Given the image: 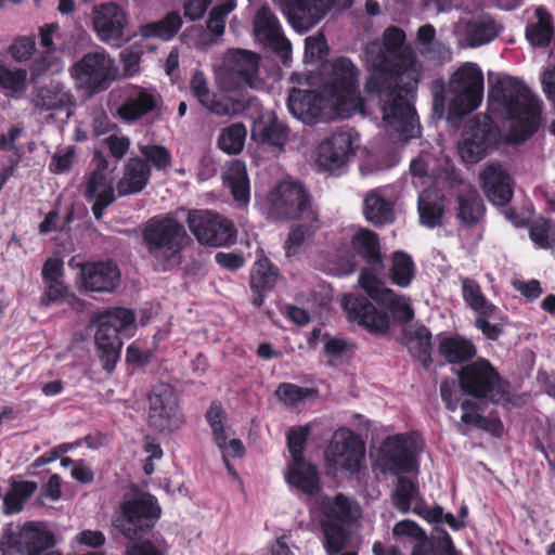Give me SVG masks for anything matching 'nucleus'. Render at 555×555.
Here are the masks:
<instances>
[{"instance_id":"obj_37","label":"nucleus","mask_w":555,"mask_h":555,"mask_svg":"<svg viewBox=\"0 0 555 555\" xmlns=\"http://www.w3.org/2000/svg\"><path fill=\"white\" fill-rule=\"evenodd\" d=\"M279 278V269L267 257H262L254 263L250 288L255 294L251 301L256 307L262 305L264 296L274 288Z\"/></svg>"},{"instance_id":"obj_39","label":"nucleus","mask_w":555,"mask_h":555,"mask_svg":"<svg viewBox=\"0 0 555 555\" xmlns=\"http://www.w3.org/2000/svg\"><path fill=\"white\" fill-rule=\"evenodd\" d=\"M224 90L225 93H211L202 105L218 116L237 115L251 105V98L247 93Z\"/></svg>"},{"instance_id":"obj_50","label":"nucleus","mask_w":555,"mask_h":555,"mask_svg":"<svg viewBox=\"0 0 555 555\" xmlns=\"http://www.w3.org/2000/svg\"><path fill=\"white\" fill-rule=\"evenodd\" d=\"M418 488L415 482L408 477L400 476L392 493L393 505L399 512L406 514L411 511L412 503L418 502Z\"/></svg>"},{"instance_id":"obj_14","label":"nucleus","mask_w":555,"mask_h":555,"mask_svg":"<svg viewBox=\"0 0 555 555\" xmlns=\"http://www.w3.org/2000/svg\"><path fill=\"white\" fill-rule=\"evenodd\" d=\"M111 95L119 102L117 115L125 121H135L158 108L162 98L155 88L127 83Z\"/></svg>"},{"instance_id":"obj_48","label":"nucleus","mask_w":555,"mask_h":555,"mask_svg":"<svg viewBox=\"0 0 555 555\" xmlns=\"http://www.w3.org/2000/svg\"><path fill=\"white\" fill-rule=\"evenodd\" d=\"M414 275L415 268L412 258L403 251L393 253L389 269L391 282L400 287H408Z\"/></svg>"},{"instance_id":"obj_21","label":"nucleus","mask_w":555,"mask_h":555,"mask_svg":"<svg viewBox=\"0 0 555 555\" xmlns=\"http://www.w3.org/2000/svg\"><path fill=\"white\" fill-rule=\"evenodd\" d=\"M359 284L374 301L386 307L397 320L409 322L413 319L414 312L409 299L386 287L382 276H377L370 271H362L359 276Z\"/></svg>"},{"instance_id":"obj_13","label":"nucleus","mask_w":555,"mask_h":555,"mask_svg":"<svg viewBox=\"0 0 555 555\" xmlns=\"http://www.w3.org/2000/svg\"><path fill=\"white\" fill-rule=\"evenodd\" d=\"M267 211L274 220H289L314 212L309 205V195L300 182L282 181L268 195Z\"/></svg>"},{"instance_id":"obj_47","label":"nucleus","mask_w":555,"mask_h":555,"mask_svg":"<svg viewBox=\"0 0 555 555\" xmlns=\"http://www.w3.org/2000/svg\"><path fill=\"white\" fill-rule=\"evenodd\" d=\"M37 483L24 480L14 482L3 499V508L7 514L22 511L24 503L35 493Z\"/></svg>"},{"instance_id":"obj_2","label":"nucleus","mask_w":555,"mask_h":555,"mask_svg":"<svg viewBox=\"0 0 555 555\" xmlns=\"http://www.w3.org/2000/svg\"><path fill=\"white\" fill-rule=\"evenodd\" d=\"M489 103L511 121V138L515 143L530 138L541 124L543 103L518 78H499L489 92Z\"/></svg>"},{"instance_id":"obj_61","label":"nucleus","mask_w":555,"mask_h":555,"mask_svg":"<svg viewBox=\"0 0 555 555\" xmlns=\"http://www.w3.org/2000/svg\"><path fill=\"white\" fill-rule=\"evenodd\" d=\"M141 55V50L135 47H129L120 52L122 73L126 78H132L140 72Z\"/></svg>"},{"instance_id":"obj_23","label":"nucleus","mask_w":555,"mask_h":555,"mask_svg":"<svg viewBox=\"0 0 555 555\" xmlns=\"http://www.w3.org/2000/svg\"><path fill=\"white\" fill-rule=\"evenodd\" d=\"M4 535L17 555H40L54 543L53 534L48 528L34 521L11 526Z\"/></svg>"},{"instance_id":"obj_3","label":"nucleus","mask_w":555,"mask_h":555,"mask_svg":"<svg viewBox=\"0 0 555 555\" xmlns=\"http://www.w3.org/2000/svg\"><path fill=\"white\" fill-rule=\"evenodd\" d=\"M327 555H338L351 539V527L361 516L359 504L341 493L323 495L315 502Z\"/></svg>"},{"instance_id":"obj_34","label":"nucleus","mask_w":555,"mask_h":555,"mask_svg":"<svg viewBox=\"0 0 555 555\" xmlns=\"http://www.w3.org/2000/svg\"><path fill=\"white\" fill-rule=\"evenodd\" d=\"M254 33L259 41L280 52L283 57H287L292 48L291 42L283 35L276 16L267 7L257 11L254 20Z\"/></svg>"},{"instance_id":"obj_17","label":"nucleus","mask_w":555,"mask_h":555,"mask_svg":"<svg viewBox=\"0 0 555 555\" xmlns=\"http://www.w3.org/2000/svg\"><path fill=\"white\" fill-rule=\"evenodd\" d=\"M225 70L222 88L229 91H243L258 86L259 59L247 50L230 51L224 60Z\"/></svg>"},{"instance_id":"obj_64","label":"nucleus","mask_w":555,"mask_h":555,"mask_svg":"<svg viewBox=\"0 0 555 555\" xmlns=\"http://www.w3.org/2000/svg\"><path fill=\"white\" fill-rule=\"evenodd\" d=\"M327 51L326 40L323 35L310 36L305 40L306 60H317L322 57Z\"/></svg>"},{"instance_id":"obj_62","label":"nucleus","mask_w":555,"mask_h":555,"mask_svg":"<svg viewBox=\"0 0 555 555\" xmlns=\"http://www.w3.org/2000/svg\"><path fill=\"white\" fill-rule=\"evenodd\" d=\"M75 157V147L66 146L64 149H59L49 164V169L51 172L61 175L69 170L73 165Z\"/></svg>"},{"instance_id":"obj_15","label":"nucleus","mask_w":555,"mask_h":555,"mask_svg":"<svg viewBox=\"0 0 555 555\" xmlns=\"http://www.w3.org/2000/svg\"><path fill=\"white\" fill-rule=\"evenodd\" d=\"M416 438L398 434L387 437L378 450V463L383 472L392 474L410 473L416 468Z\"/></svg>"},{"instance_id":"obj_60","label":"nucleus","mask_w":555,"mask_h":555,"mask_svg":"<svg viewBox=\"0 0 555 555\" xmlns=\"http://www.w3.org/2000/svg\"><path fill=\"white\" fill-rule=\"evenodd\" d=\"M430 159L428 154H421L411 162L410 172L416 188L425 185L426 180L430 179Z\"/></svg>"},{"instance_id":"obj_27","label":"nucleus","mask_w":555,"mask_h":555,"mask_svg":"<svg viewBox=\"0 0 555 555\" xmlns=\"http://www.w3.org/2000/svg\"><path fill=\"white\" fill-rule=\"evenodd\" d=\"M30 102L36 113L47 114L48 117H54L61 112H66L69 116L75 107L72 92L59 81L36 88Z\"/></svg>"},{"instance_id":"obj_63","label":"nucleus","mask_w":555,"mask_h":555,"mask_svg":"<svg viewBox=\"0 0 555 555\" xmlns=\"http://www.w3.org/2000/svg\"><path fill=\"white\" fill-rule=\"evenodd\" d=\"M46 287L41 297V305L49 307L53 304H59L67 296V288L63 281L44 282Z\"/></svg>"},{"instance_id":"obj_30","label":"nucleus","mask_w":555,"mask_h":555,"mask_svg":"<svg viewBox=\"0 0 555 555\" xmlns=\"http://www.w3.org/2000/svg\"><path fill=\"white\" fill-rule=\"evenodd\" d=\"M450 188L456 195L457 211L456 218L467 227L478 222L485 210L482 198L476 188L469 182L462 180L455 172H451Z\"/></svg>"},{"instance_id":"obj_52","label":"nucleus","mask_w":555,"mask_h":555,"mask_svg":"<svg viewBox=\"0 0 555 555\" xmlns=\"http://www.w3.org/2000/svg\"><path fill=\"white\" fill-rule=\"evenodd\" d=\"M246 133V128L243 124H233L222 130L218 145L222 151L229 154H236L241 152L244 146Z\"/></svg>"},{"instance_id":"obj_58","label":"nucleus","mask_w":555,"mask_h":555,"mask_svg":"<svg viewBox=\"0 0 555 555\" xmlns=\"http://www.w3.org/2000/svg\"><path fill=\"white\" fill-rule=\"evenodd\" d=\"M275 395L284 404L296 406L308 397L309 390L294 384L283 383L278 387Z\"/></svg>"},{"instance_id":"obj_24","label":"nucleus","mask_w":555,"mask_h":555,"mask_svg":"<svg viewBox=\"0 0 555 555\" xmlns=\"http://www.w3.org/2000/svg\"><path fill=\"white\" fill-rule=\"evenodd\" d=\"M107 166L105 158H98L95 169L86 181L85 198L92 204V214L96 220L102 219L105 209L116 199L113 178L107 172Z\"/></svg>"},{"instance_id":"obj_33","label":"nucleus","mask_w":555,"mask_h":555,"mask_svg":"<svg viewBox=\"0 0 555 555\" xmlns=\"http://www.w3.org/2000/svg\"><path fill=\"white\" fill-rule=\"evenodd\" d=\"M120 271L112 261L89 262L80 268L82 286L95 293H112L120 283Z\"/></svg>"},{"instance_id":"obj_26","label":"nucleus","mask_w":555,"mask_h":555,"mask_svg":"<svg viewBox=\"0 0 555 555\" xmlns=\"http://www.w3.org/2000/svg\"><path fill=\"white\" fill-rule=\"evenodd\" d=\"M39 46L42 54L31 65V80L36 81L44 73H59L63 69L61 57L56 54L64 49L60 42V25L57 23L44 24L38 33Z\"/></svg>"},{"instance_id":"obj_20","label":"nucleus","mask_w":555,"mask_h":555,"mask_svg":"<svg viewBox=\"0 0 555 555\" xmlns=\"http://www.w3.org/2000/svg\"><path fill=\"white\" fill-rule=\"evenodd\" d=\"M493 141V132L486 116H475L464 126L459 141V154L463 162L476 164L488 153Z\"/></svg>"},{"instance_id":"obj_36","label":"nucleus","mask_w":555,"mask_h":555,"mask_svg":"<svg viewBox=\"0 0 555 555\" xmlns=\"http://www.w3.org/2000/svg\"><path fill=\"white\" fill-rule=\"evenodd\" d=\"M289 129L274 114L266 113L254 122L253 139L281 152L288 139Z\"/></svg>"},{"instance_id":"obj_4","label":"nucleus","mask_w":555,"mask_h":555,"mask_svg":"<svg viewBox=\"0 0 555 555\" xmlns=\"http://www.w3.org/2000/svg\"><path fill=\"white\" fill-rule=\"evenodd\" d=\"M143 240L162 270H170L182 260L181 250L189 241L184 227L175 218L154 217L144 228Z\"/></svg>"},{"instance_id":"obj_41","label":"nucleus","mask_w":555,"mask_h":555,"mask_svg":"<svg viewBox=\"0 0 555 555\" xmlns=\"http://www.w3.org/2000/svg\"><path fill=\"white\" fill-rule=\"evenodd\" d=\"M363 212L366 220L376 225L391 223L395 219L393 204L380 191H371L365 196Z\"/></svg>"},{"instance_id":"obj_25","label":"nucleus","mask_w":555,"mask_h":555,"mask_svg":"<svg viewBox=\"0 0 555 555\" xmlns=\"http://www.w3.org/2000/svg\"><path fill=\"white\" fill-rule=\"evenodd\" d=\"M364 453L362 442L351 430L339 429L334 434L327 456L336 469L356 474L361 468Z\"/></svg>"},{"instance_id":"obj_16","label":"nucleus","mask_w":555,"mask_h":555,"mask_svg":"<svg viewBox=\"0 0 555 555\" xmlns=\"http://www.w3.org/2000/svg\"><path fill=\"white\" fill-rule=\"evenodd\" d=\"M149 423L160 433H171L179 428L182 416L179 410L178 397L167 384L153 387L150 396Z\"/></svg>"},{"instance_id":"obj_22","label":"nucleus","mask_w":555,"mask_h":555,"mask_svg":"<svg viewBox=\"0 0 555 555\" xmlns=\"http://www.w3.org/2000/svg\"><path fill=\"white\" fill-rule=\"evenodd\" d=\"M462 295L466 305L478 313L475 320V326L482 332L489 339H496L501 330L491 324L490 320L499 319V308L491 304L483 295L480 285L469 278L462 280Z\"/></svg>"},{"instance_id":"obj_40","label":"nucleus","mask_w":555,"mask_h":555,"mask_svg":"<svg viewBox=\"0 0 555 555\" xmlns=\"http://www.w3.org/2000/svg\"><path fill=\"white\" fill-rule=\"evenodd\" d=\"M223 179L234 201L238 205H246L250 198V186L245 164L238 159L231 160Z\"/></svg>"},{"instance_id":"obj_8","label":"nucleus","mask_w":555,"mask_h":555,"mask_svg":"<svg viewBox=\"0 0 555 555\" xmlns=\"http://www.w3.org/2000/svg\"><path fill=\"white\" fill-rule=\"evenodd\" d=\"M348 238L352 248L349 245H341L334 256L337 262V274L348 275L353 273L357 268L356 256H359L369 266L363 271L383 276L385 267L377 235L371 230L360 228L352 230L348 234Z\"/></svg>"},{"instance_id":"obj_11","label":"nucleus","mask_w":555,"mask_h":555,"mask_svg":"<svg viewBox=\"0 0 555 555\" xmlns=\"http://www.w3.org/2000/svg\"><path fill=\"white\" fill-rule=\"evenodd\" d=\"M308 435V428L304 427L289 430L287 446L292 455V462L288 464L285 478L292 488L313 495L320 490V485L317 469L302 457Z\"/></svg>"},{"instance_id":"obj_59","label":"nucleus","mask_w":555,"mask_h":555,"mask_svg":"<svg viewBox=\"0 0 555 555\" xmlns=\"http://www.w3.org/2000/svg\"><path fill=\"white\" fill-rule=\"evenodd\" d=\"M36 43L31 36L16 38L8 48V53L18 63L26 62L33 54Z\"/></svg>"},{"instance_id":"obj_5","label":"nucleus","mask_w":555,"mask_h":555,"mask_svg":"<svg viewBox=\"0 0 555 555\" xmlns=\"http://www.w3.org/2000/svg\"><path fill=\"white\" fill-rule=\"evenodd\" d=\"M160 513L155 496L137 491L124 496L114 512L112 525L126 539L137 540L153 529Z\"/></svg>"},{"instance_id":"obj_55","label":"nucleus","mask_w":555,"mask_h":555,"mask_svg":"<svg viewBox=\"0 0 555 555\" xmlns=\"http://www.w3.org/2000/svg\"><path fill=\"white\" fill-rule=\"evenodd\" d=\"M224 412L220 404L211 403L206 413V420L211 427L214 439L217 446H224L228 435L223 427Z\"/></svg>"},{"instance_id":"obj_53","label":"nucleus","mask_w":555,"mask_h":555,"mask_svg":"<svg viewBox=\"0 0 555 555\" xmlns=\"http://www.w3.org/2000/svg\"><path fill=\"white\" fill-rule=\"evenodd\" d=\"M530 238L541 248H551L555 245V223L541 219L530 228Z\"/></svg>"},{"instance_id":"obj_44","label":"nucleus","mask_w":555,"mask_h":555,"mask_svg":"<svg viewBox=\"0 0 555 555\" xmlns=\"http://www.w3.org/2000/svg\"><path fill=\"white\" fill-rule=\"evenodd\" d=\"M417 555H461L454 547L450 534L436 527L430 540L418 542L414 548Z\"/></svg>"},{"instance_id":"obj_28","label":"nucleus","mask_w":555,"mask_h":555,"mask_svg":"<svg viewBox=\"0 0 555 555\" xmlns=\"http://www.w3.org/2000/svg\"><path fill=\"white\" fill-rule=\"evenodd\" d=\"M332 0H281V8L289 24L305 33L314 27L326 14Z\"/></svg>"},{"instance_id":"obj_42","label":"nucleus","mask_w":555,"mask_h":555,"mask_svg":"<svg viewBox=\"0 0 555 555\" xmlns=\"http://www.w3.org/2000/svg\"><path fill=\"white\" fill-rule=\"evenodd\" d=\"M418 214L423 225L429 229L440 225L443 215L442 198L430 190H423L418 195Z\"/></svg>"},{"instance_id":"obj_1","label":"nucleus","mask_w":555,"mask_h":555,"mask_svg":"<svg viewBox=\"0 0 555 555\" xmlns=\"http://www.w3.org/2000/svg\"><path fill=\"white\" fill-rule=\"evenodd\" d=\"M404 42V31L391 26L380 39L365 46L370 70L364 86L367 100L360 94L356 66L349 59L338 57L321 64L318 90H291L289 113L312 125L348 118L356 113L369 116V102H376L382 114L380 127L397 134L398 140L418 137L421 126L413 103L422 65Z\"/></svg>"},{"instance_id":"obj_18","label":"nucleus","mask_w":555,"mask_h":555,"mask_svg":"<svg viewBox=\"0 0 555 555\" xmlns=\"http://www.w3.org/2000/svg\"><path fill=\"white\" fill-rule=\"evenodd\" d=\"M188 225L201 244L222 246L234 240L233 224L225 218L209 210L189 212Z\"/></svg>"},{"instance_id":"obj_19","label":"nucleus","mask_w":555,"mask_h":555,"mask_svg":"<svg viewBox=\"0 0 555 555\" xmlns=\"http://www.w3.org/2000/svg\"><path fill=\"white\" fill-rule=\"evenodd\" d=\"M92 25L98 38L114 48H120L128 40L125 35L127 15L113 2L95 5L92 11Z\"/></svg>"},{"instance_id":"obj_32","label":"nucleus","mask_w":555,"mask_h":555,"mask_svg":"<svg viewBox=\"0 0 555 555\" xmlns=\"http://www.w3.org/2000/svg\"><path fill=\"white\" fill-rule=\"evenodd\" d=\"M501 27L489 14L461 18L454 28L455 34L470 48L481 47L495 39Z\"/></svg>"},{"instance_id":"obj_10","label":"nucleus","mask_w":555,"mask_h":555,"mask_svg":"<svg viewBox=\"0 0 555 555\" xmlns=\"http://www.w3.org/2000/svg\"><path fill=\"white\" fill-rule=\"evenodd\" d=\"M460 386L467 395L493 402L505 399L506 395L505 383L486 359H478L461 370Z\"/></svg>"},{"instance_id":"obj_45","label":"nucleus","mask_w":555,"mask_h":555,"mask_svg":"<svg viewBox=\"0 0 555 555\" xmlns=\"http://www.w3.org/2000/svg\"><path fill=\"white\" fill-rule=\"evenodd\" d=\"M27 77L25 68L0 64V90L8 96L20 99L27 90Z\"/></svg>"},{"instance_id":"obj_54","label":"nucleus","mask_w":555,"mask_h":555,"mask_svg":"<svg viewBox=\"0 0 555 555\" xmlns=\"http://www.w3.org/2000/svg\"><path fill=\"white\" fill-rule=\"evenodd\" d=\"M236 7L235 0H223V3L216 5L210 11L207 28L216 37H220L225 27V17Z\"/></svg>"},{"instance_id":"obj_12","label":"nucleus","mask_w":555,"mask_h":555,"mask_svg":"<svg viewBox=\"0 0 555 555\" xmlns=\"http://www.w3.org/2000/svg\"><path fill=\"white\" fill-rule=\"evenodd\" d=\"M358 146V133L350 128H340L319 144L315 164L322 171L340 175Z\"/></svg>"},{"instance_id":"obj_35","label":"nucleus","mask_w":555,"mask_h":555,"mask_svg":"<svg viewBox=\"0 0 555 555\" xmlns=\"http://www.w3.org/2000/svg\"><path fill=\"white\" fill-rule=\"evenodd\" d=\"M488 199L496 206L506 205L513 197L512 178L504 167L490 163L479 175Z\"/></svg>"},{"instance_id":"obj_29","label":"nucleus","mask_w":555,"mask_h":555,"mask_svg":"<svg viewBox=\"0 0 555 555\" xmlns=\"http://www.w3.org/2000/svg\"><path fill=\"white\" fill-rule=\"evenodd\" d=\"M459 392L454 382L447 380L440 385V395L447 409L455 412L460 408L461 424L459 427L489 430L490 421L480 414L479 405L469 398H459Z\"/></svg>"},{"instance_id":"obj_49","label":"nucleus","mask_w":555,"mask_h":555,"mask_svg":"<svg viewBox=\"0 0 555 555\" xmlns=\"http://www.w3.org/2000/svg\"><path fill=\"white\" fill-rule=\"evenodd\" d=\"M182 20L178 13H169L164 20L157 23L146 24L141 27L140 34L145 38H160L170 40L180 29Z\"/></svg>"},{"instance_id":"obj_7","label":"nucleus","mask_w":555,"mask_h":555,"mask_svg":"<svg viewBox=\"0 0 555 555\" xmlns=\"http://www.w3.org/2000/svg\"><path fill=\"white\" fill-rule=\"evenodd\" d=\"M77 89L92 95L108 89L118 78L119 69L115 60L104 49L85 54L69 68Z\"/></svg>"},{"instance_id":"obj_6","label":"nucleus","mask_w":555,"mask_h":555,"mask_svg":"<svg viewBox=\"0 0 555 555\" xmlns=\"http://www.w3.org/2000/svg\"><path fill=\"white\" fill-rule=\"evenodd\" d=\"M134 320L133 311L126 308H113L95 317L98 330L94 340L105 371L112 372L115 369L122 348L119 334L130 335Z\"/></svg>"},{"instance_id":"obj_46","label":"nucleus","mask_w":555,"mask_h":555,"mask_svg":"<svg viewBox=\"0 0 555 555\" xmlns=\"http://www.w3.org/2000/svg\"><path fill=\"white\" fill-rule=\"evenodd\" d=\"M537 22L526 27V38L533 47L548 46L553 34L551 15L543 9H535Z\"/></svg>"},{"instance_id":"obj_51","label":"nucleus","mask_w":555,"mask_h":555,"mask_svg":"<svg viewBox=\"0 0 555 555\" xmlns=\"http://www.w3.org/2000/svg\"><path fill=\"white\" fill-rule=\"evenodd\" d=\"M311 219V223L309 225L299 224L294 230H292L288 234V237L285 242L284 248L287 257H292L297 255L304 244L309 241L314 232L318 230L317 218L314 214L309 217Z\"/></svg>"},{"instance_id":"obj_43","label":"nucleus","mask_w":555,"mask_h":555,"mask_svg":"<svg viewBox=\"0 0 555 555\" xmlns=\"http://www.w3.org/2000/svg\"><path fill=\"white\" fill-rule=\"evenodd\" d=\"M439 351L450 363H461L476 354L474 344L462 336L443 338L439 344Z\"/></svg>"},{"instance_id":"obj_56","label":"nucleus","mask_w":555,"mask_h":555,"mask_svg":"<svg viewBox=\"0 0 555 555\" xmlns=\"http://www.w3.org/2000/svg\"><path fill=\"white\" fill-rule=\"evenodd\" d=\"M126 555H166L167 545L164 539L154 538L139 543L130 544L126 547Z\"/></svg>"},{"instance_id":"obj_57","label":"nucleus","mask_w":555,"mask_h":555,"mask_svg":"<svg viewBox=\"0 0 555 555\" xmlns=\"http://www.w3.org/2000/svg\"><path fill=\"white\" fill-rule=\"evenodd\" d=\"M140 152L157 170H165L171 164V154L165 146L142 145Z\"/></svg>"},{"instance_id":"obj_9","label":"nucleus","mask_w":555,"mask_h":555,"mask_svg":"<svg viewBox=\"0 0 555 555\" xmlns=\"http://www.w3.org/2000/svg\"><path fill=\"white\" fill-rule=\"evenodd\" d=\"M449 113L462 117L475 111L483 96V74L472 62L461 65L449 81Z\"/></svg>"},{"instance_id":"obj_38","label":"nucleus","mask_w":555,"mask_h":555,"mask_svg":"<svg viewBox=\"0 0 555 555\" xmlns=\"http://www.w3.org/2000/svg\"><path fill=\"white\" fill-rule=\"evenodd\" d=\"M151 177L147 163L139 157L130 158L124 166L122 176L116 189L119 196L138 194L146 186Z\"/></svg>"},{"instance_id":"obj_31","label":"nucleus","mask_w":555,"mask_h":555,"mask_svg":"<svg viewBox=\"0 0 555 555\" xmlns=\"http://www.w3.org/2000/svg\"><path fill=\"white\" fill-rule=\"evenodd\" d=\"M341 306L351 321L358 322L372 332H386L389 327L388 315L361 295H344Z\"/></svg>"}]
</instances>
